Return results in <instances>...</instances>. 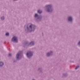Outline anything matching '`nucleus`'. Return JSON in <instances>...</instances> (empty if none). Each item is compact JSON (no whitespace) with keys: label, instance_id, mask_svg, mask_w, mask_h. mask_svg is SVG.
I'll return each mask as SVG.
<instances>
[{"label":"nucleus","instance_id":"obj_1","mask_svg":"<svg viewBox=\"0 0 80 80\" xmlns=\"http://www.w3.org/2000/svg\"><path fill=\"white\" fill-rule=\"evenodd\" d=\"M46 7L47 8H48V12H52V5H46Z\"/></svg>","mask_w":80,"mask_h":80},{"label":"nucleus","instance_id":"obj_2","mask_svg":"<svg viewBox=\"0 0 80 80\" xmlns=\"http://www.w3.org/2000/svg\"><path fill=\"white\" fill-rule=\"evenodd\" d=\"M26 55L28 58H30L33 55V54L31 52H27Z\"/></svg>","mask_w":80,"mask_h":80},{"label":"nucleus","instance_id":"obj_3","mask_svg":"<svg viewBox=\"0 0 80 80\" xmlns=\"http://www.w3.org/2000/svg\"><path fill=\"white\" fill-rule=\"evenodd\" d=\"M12 41L14 42H17V38L15 36L13 37L12 39Z\"/></svg>","mask_w":80,"mask_h":80},{"label":"nucleus","instance_id":"obj_4","mask_svg":"<svg viewBox=\"0 0 80 80\" xmlns=\"http://www.w3.org/2000/svg\"><path fill=\"white\" fill-rule=\"evenodd\" d=\"M21 57V55L20 53H18L16 55V57L17 59H19L20 57Z\"/></svg>","mask_w":80,"mask_h":80},{"label":"nucleus","instance_id":"obj_5","mask_svg":"<svg viewBox=\"0 0 80 80\" xmlns=\"http://www.w3.org/2000/svg\"><path fill=\"white\" fill-rule=\"evenodd\" d=\"M29 27L30 28H31V29H32V27H33L32 28V29H35V26H33V25H32V24H31L30 26H29Z\"/></svg>","mask_w":80,"mask_h":80},{"label":"nucleus","instance_id":"obj_6","mask_svg":"<svg viewBox=\"0 0 80 80\" xmlns=\"http://www.w3.org/2000/svg\"><path fill=\"white\" fill-rule=\"evenodd\" d=\"M68 21L72 22V18L71 17H69L68 18Z\"/></svg>","mask_w":80,"mask_h":80},{"label":"nucleus","instance_id":"obj_7","mask_svg":"<svg viewBox=\"0 0 80 80\" xmlns=\"http://www.w3.org/2000/svg\"><path fill=\"white\" fill-rule=\"evenodd\" d=\"M38 13H39L40 14V13H42V11H41V10H38Z\"/></svg>","mask_w":80,"mask_h":80},{"label":"nucleus","instance_id":"obj_8","mask_svg":"<svg viewBox=\"0 0 80 80\" xmlns=\"http://www.w3.org/2000/svg\"><path fill=\"white\" fill-rule=\"evenodd\" d=\"M4 64H3V62H0V66L1 67H2V66H3Z\"/></svg>","mask_w":80,"mask_h":80},{"label":"nucleus","instance_id":"obj_9","mask_svg":"<svg viewBox=\"0 0 80 80\" xmlns=\"http://www.w3.org/2000/svg\"><path fill=\"white\" fill-rule=\"evenodd\" d=\"M30 45H34V43H33V42H32L30 43Z\"/></svg>","mask_w":80,"mask_h":80},{"label":"nucleus","instance_id":"obj_10","mask_svg":"<svg viewBox=\"0 0 80 80\" xmlns=\"http://www.w3.org/2000/svg\"><path fill=\"white\" fill-rule=\"evenodd\" d=\"M38 17V15L37 14H36L35 15H34V17Z\"/></svg>","mask_w":80,"mask_h":80},{"label":"nucleus","instance_id":"obj_11","mask_svg":"<svg viewBox=\"0 0 80 80\" xmlns=\"http://www.w3.org/2000/svg\"><path fill=\"white\" fill-rule=\"evenodd\" d=\"M47 57H49L50 55V54L49 53H47Z\"/></svg>","mask_w":80,"mask_h":80},{"label":"nucleus","instance_id":"obj_12","mask_svg":"<svg viewBox=\"0 0 80 80\" xmlns=\"http://www.w3.org/2000/svg\"><path fill=\"white\" fill-rule=\"evenodd\" d=\"M6 36H8L9 35V33L7 32L6 33Z\"/></svg>","mask_w":80,"mask_h":80},{"label":"nucleus","instance_id":"obj_13","mask_svg":"<svg viewBox=\"0 0 80 80\" xmlns=\"http://www.w3.org/2000/svg\"><path fill=\"white\" fill-rule=\"evenodd\" d=\"M79 68V66H77L76 68H75V69L76 70H77V69H78V68Z\"/></svg>","mask_w":80,"mask_h":80},{"label":"nucleus","instance_id":"obj_14","mask_svg":"<svg viewBox=\"0 0 80 80\" xmlns=\"http://www.w3.org/2000/svg\"><path fill=\"white\" fill-rule=\"evenodd\" d=\"M1 20H4L5 18H4V17H2L1 18Z\"/></svg>","mask_w":80,"mask_h":80},{"label":"nucleus","instance_id":"obj_15","mask_svg":"<svg viewBox=\"0 0 80 80\" xmlns=\"http://www.w3.org/2000/svg\"><path fill=\"white\" fill-rule=\"evenodd\" d=\"M11 55H12V54H10V53L9 54V57H10V56H11Z\"/></svg>","mask_w":80,"mask_h":80},{"label":"nucleus","instance_id":"obj_16","mask_svg":"<svg viewBox=\"0 0 80 80\" xmlns=\"http://www.w3.org/2000/svg\"><path fill=\"white\" fill-rule=\"evenodd\" d=\"M78 45H80V41L78 42Z\"/></svg>","mask_w":80,"mask_h":80},{"label":"nucleus","instance_id":"obj_17","mask_svg":"<svg viewBox=\"0 0 80 80\" xmlns=\"http://www.w3.org/2000/svg\"><path fill=\"white\" fill-rule=\"evenodd\" d=\"M27 29H28V30L29 29V28H28V27H27Z\"/></svg>","mask_w":80,"mask_h":80},{"label":"nucleus","instance_id":"obj_18","mask_svg":"<svg viewBox=\"0 0 80 80\" xmlns=\"http://www.w3.org/2000/svg\"><path fill=\"white\" fill-rule=\"evenodd\" d=\"M34 80V79H33V80Z\"/></svg>","mask_w":80,"mask_h":80}]
</instances>
